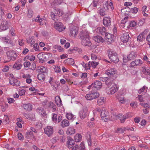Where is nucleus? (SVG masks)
<instances>
[{"instance_id": "30", "label": "nucleus", "mask_w": 150, "mask_h": 150, "mask_svg": "<svg viewBox=\"0 0 150 150\" xmlns=\"http://www.w3.org/2000/svg\"><path fill=\"white\" fill-rule=\"evenodd\" d=\"M68 146L69 148H71L72 146L74 145V141L73 139L71 137H69L68 139Z\"/></svg>"}, {"instance_id": "5", "label": "nucleus", "mask_w": 150, "mask_h": 150, "mask_svg": "<svg viewBox=\"0 0 150 150\" xmlns=\"http://www.w3.org/2000/svg\"><path fill=\"white\" fill-rule=\"evenodd\" d=\"M102 83L100 81H96L88 87V89H90L91 87H94L97 90H99L101 88Z\"/></svg>"}, {"instance_id": "14", "label": "nucleus", "mask_w": 150, "mask_h": 150, "mask_svg": "<svg viewBox=\"0 0 150 150\" xmlns=\"http://www.w3.org/2000/svg\"><path fill=\"white\" fill-rule=\"evenodd\" d=\"M8 26L9 25L8 22L6 21H4L2 22L0 28L1 30H5L8 28Z\"/></svg>"}, {"instance_id": "16", "label": "nucleus", "mask_w": 150, "mask_h": 150, "mask_svg": "<svg viewBox=\"0 0 150 150\" xmlns=\"http://www.w3.org/2000/svg\"><path fill=\"white\" fill-rule=\"evenodd\" d=\"M96 32L102 35L105 34L106 29L104 27H98L96 30Z\"/></svg>"}, {"instance_id": "51", "label": "nucleus", "mask_w": 150, "mask_h": 150, "mask_svg": "<svg viewBox=\"0 0 150 150\" xmlns=\"http://www.w3.org/2000/svg\"><path fill=\"white\" fill-rule=\"evenodd\" d=\"M91 93L88 94L85 96L86 99L88 100H90L93 99Z\"/></svg>"}, {"instance_id": "9", "label": "nucleus", "mask_w": 150, "mask_h": 150, "mask_svg": "<svg viewBox=\"0 0 150 150\" xmlns=\"http://www.w3.org/2000/svg\"><path fill=\"white\" fill-rule=\"evenodd\" d=\"M97 110L98 112H101L100 116L101 118H104L108 115V113L106 111L105 108L102 107L101 108H97Z\"/></svg>"}, {"instance_id": "13", "label": "nucleus", "mask_w": 150, "mask_h": 150, "mask_svg": "<svg viewBox=\"0 0 150 150\" xmlns=\"http://www.w3.org/2000/svg\"><path fill=\"white\" fill-rule=\"evenodd\" d=\"M33 20L34 21L36 22L39 23L40 25H43L44 23L46 25V23L45 22V19L41 18L39 16H37V17L34 18Z\"/></svg>"}, {"instance_id": "21", "label": "nucleus", "mask_w": 150, "mask_h": 150, "mask_svg": "<svg viewBox=\"0 0 150 150\" xmlns=\"http://www.w3.org/2000/svg\"><path fill=\"white\" fill-rule=\"evenodd\" d=\"M137 56L136 52L132 51L127 56V58L129 60H132L135 59Z\"/></svg>"}, {"instance_id": "25", "label": "nucleus", "mask_w": 150, "mask_h": 150, "mask_svg": "<svg viewBox=\"0 0 150 150\" xmlns=\"http://www.w3.org/2000/svg\"><path fill=\"white\" fill-rule=\"evenodd\" d=\"M76 132V130L74 128L71 127H69L67 129V134H74Z\"/></svg>"}, {"instance_id": "47", "label": "nucleus", "mask_w": 150, "mask_h": 150, "mask_svg": "<svg viewBox=\"0 0 150 150\" xmlns=\"http://www.w3.org/2000/svg\"><path fill=\"white\" fill-rule=\"evenodd\" d=\"M52 121L56 123L57 121V115L56 114H52Z\"/></svg>"}, {"instance_id": "63", "label": "nucleus", "mask_w": 150, "mask_h": 150, "mask_svg": "<svg viewBox=\"0 0 150 150\" xmlns=\"http://www.w3.org/2000/svg\"><path fill=\"white\" fill-rule=\"evenodd\" d=\"M117 98L118 99L119 101H120V100H122L124 99V96L121 94H118L117 95Z\"/></svg>"}, {"instance_id": "6", "label": "nucleus", "mask_w": 150, "mask_h": 150, "mask_svg": "<svg viewBox=\"0 0 150 150\" xmlns=\"http://www.w3.org/2000/svg\"><path fill=\"white\" fill-rule=\"evenodd\" d=\"M44 133L48 137L50 136L53 132V128L52 127L48 126L45 127L44 129Z\"/></svg>"}, {"instance_id": "45", "label": "nucleus", "mask_w": 150, "mask_h": 150, "mask_svg": "<svg viewBox=\"0 0 150 150\" xmlns=\"http://www.w3.org/2000/svg\"><path fill=\"white\" fill-rule=\"evenodd\" d=\"M91 94L93 99L98 97L99 96V93L97 92L91 93Z\"/></svg>"}, {"instance_id": "24", "label": "nucleus", "mask_w": 150, "mask_h": 150, "mask_svg": "<svg viewBox=\"0 0 150 150\" xmlns=\"http://www.w3.org/2000/svg\"><path fill=\"white\" fill-rule=\"evenodd\" d=\"M25 137L27 139H32L34 138V136L32 131H28L25 135Z\"/></svg>"}, {"instance_id": "12", "label": "nucleus", "mask_w": 150, "mask_h": 150, "mask_svg": "<svg viewBox=\"0 0 150 150\" xmlns=\"http://www.w3.org/2000/svg\"><path fill=\"white\" fill-rule=\"evenodd\" d=\"M10 84L13 86H18L20 85V82L13 77H11L9 79Z\"/></svg>"}, {"instance_id": "22", "label": "nucleus", "mask_w": 150, "mask_h": 150, "mask_svg": "<svg viewBox=\"0 0 150 150\" xmlns=\"http://www.w3.org/2000/svg\"><path fill=\"white\" fill-rule=\"evenodd\" d=\"M36 111L41 116H45L46 115L45 112L42 108H39L37 109Z\"/></svg>"}, {"instance_id": "36", "label": "nucleus", "mask_w": 150, "mask_h": 150, "mask_svg": "<svg viewBox=\"0 0 150 150\" xmlns=\"http://www.w3.org/2000/svg\"><path fill=\"white\" fill-rule=\"evenodd\" d=\"M64 62L68 64L74 65V60L72 58H68L64 60Z\"/></svg>"}, {"instance_id": "1", "label": "nucleus", "mask_w": 150, "mask_h": 150, "mask_svg": "<svg viewBox=\"0 0 150 150\" xmlns=\"http://www.w3.org/2000/svg\"><path fill=\"white\" fill-rule=\"evenodd\" d=\"M106 84L108 86H110L109 88H107V92L108 94H113L117 91L118 87L117 84L113 83L112 81H109L108 79L105 82Z\"/></svg>"}, {"instance_id": "17", "label": "nucleus", "mask_w": 150, "mask_h": 150, "mask_svg": "<svg viewBox=\"0 0 150 150\" xmlns=\"http://www.w3.org/2000/svg\"><path fill=\"white\" fill-rule=\"evenodd\" d=\"M78 33V29L77 28L74 27L70 30L69 35L71 36L75 37Z\"/></svg>"}, {"instance_id": "59", "label": "nucleus", "mask_w": 150, "mask_h": 150, "mask_svg": "<svg viewBox=\"0 0 150 150\" xmlns=\"http://www.w3.org/2000/svg\"><path fill=\"white\" fill-rule=\"evenodd\" d=\"M25 91L24 89H21L19 91L18 94L20 96H23L25 95Z\"/></svg>"}, {"instance_id": "8", "label": "nucleus", "mask_w": 150, "mask_h": 150, "mask_svg": "<svg viewBox=\"0 0 150 150\" xmlns=\"http://www.w3.org/2000/svg\"><path fill=\"white\" fill-rule=\"evenodd\" d=\"M116 73V69L112 67L109 68L106 70L105 72V74L110 76H112Z\"/></svg>"}, {"instance_id": "49", "label": "nucleus", "mask_w": 150, "mask_h": 150, "mask_svg": "<svg viewBox=\"0 0 150 150\" xmlns=\"http://www.w3.org/2000/svg\"><path fill=\"white\" fill-rule=\"evenodd\" d=\"M33 12V11L31 10H29L28 11L27 15L29 18H31L32 17Z\"/></svg>"}, {"instance_id": "50", "label": "nucleus", "mask_w": 150, "mask_h": 150, "mask_svg": "<svg viewBox=\"0 0 150 150\" xmlns=\"http://www.w3.org/2000/svg\"><path fill=\"white\" fill-rule=\"evenodd\" d=\"M54 69L55 72L56 73H59L61 71L60 67L58 66H55Z\"/></svg>"}, {"instance_id": "33", "label": "nucleus", "mask_w": 150, "mask_h": 150, "mask_svg": "<svg viewBox=\"0 0 150 150\" xmlns=\"http://www.w3.org/2000/svg\"><path fill=\"white\" fill-rule=\"evenodd\" d=\"M80 64L86 70H88L90 69V62H89L88 64H86L83 62H82Z\"/></svg>"}, {"instance_id": "11", "label": "nucleus", "mask_w": 150, "mask_h": 150, "mask_svg": "<svg viewBox=\"0 0 150 150\" xmlns=\"http://www.w3.org/2000/svg\"><path fill=\"white\" fill-rule=\"evenodd\" d=\"M121 40L124 43H127L129 41L131 38L129 35L128 33H126L123 34L122 36L121 37Z\"/></svg>"}, {"instance_id": "43", "label": "nucleus", "mask_w": 150, "mask_h": 150, "mask_svg": "<svg viewBox=\"0 0 150 150\" xmlns=\"http://www.w3.org/2000/svg\"><path fill=\"white\" fill-rule=\"evenodd\" d=\"M66 117L69 120H72L74 119V115L71 113H67L66 115Z\"/></svg>"}, {"instance_id": "4", "label": "nucleus", "mask_w": 150, "mask_h": 150, "mask_svg": "<svg viewBox=\"0 0 150 150\" xmlns=\"http://www.w3.org/2000/svg\"><path fill=\"white\" fill-rule=\"evenodd\" d=\"M88 108L86 107H83L79 112L80 117L82 119L85 118L87 115Z\"/></svg>"}, {"instance_id": "38", "label": "nucleus", "mask_w": 150, "mask_h": 150, "mask_svg": "<svg viewBox=\"0 0 150 150\" xmlns=\"http://www.w3.org/2000/svg\"><path fill=\"white\" fill-rule=\"evenodd\" d=\"M145 36L144 33H142L140 34L137 37V39L138 41H142L144 39Z\"/></svg>"}, {"instance_id": "54", "label": "nucleus", "mask_w": 150, "mask_h": 150, "mask_svg": "<svg viewBox=\"0 0 150 150\" xmlns=\"http://www.w3.org/2000/svg\"><path fill=\"white\" fill-rule=\"evenodd\" d=\"M138 11V8L137 7L132 8L131 9V12L134 13H136Z\"/></svg>"}, {"instance_id": "41", "label": "nucleus", "mask_w": 150, "mask_h": 150, "mask_svg": "<svg viewBox=\"0 0 150 150\" xmlns=\"http://www.w3.org/2000/svg\"><path fill=\"white\" fill-rule=\"evenodd\" d=\"M105 101V100L104 99V97H101L98 99L97 101L98 104L99 105H102L104 103Z\"/></svg>"}, {"instance_id": "60", "label": "nucleus", "mask_w": 150, "mask_h": 150, "mask_svg": "<svg viewBox=\"0 0 150 150\" xmlns=\"http://www.w3.org/2000/svg\"><path fill=\"white\" fill-rule=\"evenodd\" d=\"M44 75L42 74H40L38 76V79L40 80H43L44 78Z\"/></svg>"}, {"instance_id": "42", "label": "nucleus", "mask_w": 150, "mask_h": 150, "mask_svg": "<svg viewBox=\"0 0 150 150\" xmlns=\"http://www.w3.org/2000/svg\"><path fill=\"white\" fill-rule=\"evenodd\" d=\"M38 70L39 72L42 73H46L47 71V68L44 66L41 67Z\"/></svg>"}, {"instance_id": "26", "label": "nucleus", "mask_w": 150, "mask_h": 150, "mask_svg": "<svg viewBox=\"0 0 150 150\" xmlns=\"http://www.w3.org/2000/svg\"><path fill=\"white\" fill-rule=\"evenodd\" d=\"M55 102L56 105L59 107L61 106L62 105L61 99L60 97L58 96L55 97Z\"/></svg>"}, {"instance_id": "53", "label": "nucleus", "mask_w": 150, "mask_h": 150, "mask_svg": "<svg viewBox=\"0 0 150 150\" xmlns=\"http://www.w3.org/2000/svg\"><path fill=\"white\" fill-rule=\"evenodd\" d=\"M120 115L121 117L119 116V117L120 118V120L121 123H123L125 121V119H126L127 117L126 116L122 115H120Z\"/></svg>"}, {"instance_id": "15", "label": "nucleus", "mask_w": 150, "mask_h": 150, "mask_svg": "<svg viewBox=\"0 0 150 150\" xmlns=\"http://www.w3.org/2000/svg\"><path fill=\"white\" fill-rule=\"evenodd\" d=\"M111 21V19L110 17H105L103 19V23L105 26L108 27L110 25Z\"/></svg>"}, {"instance_id": "18", "label": "nucleus", "mask_w": 150, "mask_h": 150, "mask_svg": "<svg viewBox=\"0 0 150 150\" xmlns=\"http://www.w3.org/2000/svg\"><path fill=\"white\" fill-rule=\"evenodd\" d=\"M22 107L26 110L30 111L32 109V105L29 103L23 104Z\"/></svg>"}, {"instance_id": "20", "label": "nucleus", "mask_w": 150, "mask_h": 150, "mask_svg": "<svg viewBox=\"0 0 150 150\" xmlns=\"http://www.w3.org/2000/svg\"><path fill=\"white\" fill-rule=\"evenodd\" d=\"M7 55L10 58H15L17 56V54L16 52L14 51H8L6 53Z\"/></svg>"}, {"instance_id": "37", "label": "nucleus", "mask_w": 150, "mask_h": 150, "mask_svg": "<svg viewBox=\"0 0 150 150\" xmlns=\"http://www.w3.org/2000/svg\"><path fill=\"white\" fill-rule=\"evenodd\" d=\"M142 71L144 74L150 75V68L146 69V68L142 67Z\"/></svg>"}, {"instance_id": "32", "label": "nucleus", "mask_w": 150, "mask_h": 150, "mask_svg": "<svg viewBox=\"0 0 150 150\" xmlns=\"http://www.w3.org/2000/svg\"><path fill=\"white\" fill-rule=\"evenodd\" d=\"M111 120L114 121L118 119L119 116L116 114L115 112L112 111L111 115Z\"/></svg>"}, {"instance_id": "10", "label": "nucleus", "mask_w": 150, "mask_h": 150, "mask_svg": "<svg viewBox=\"0 0 150 150\" xmlns=\"http://www.w3.org/2000/svg\"><path fill=\"white\" fill-rule=\"evenodd\" d=\"M90 37L88 38L81 39V44L84 46H90L92 45L91 42L90 40Z\"/></svg>"}, {"instance_id": "48", "label": "nucleus", "mask_w": 150, "mask_h": 150, "mask_svg": "<svg viewBox=\"0 0 150 150\" xmlns=\"http://www.w3.org/2000/svg\"><path fill=\"white\" fill-rule=\"evenodd\" d=\"M23 65L25 67H29L30 66L31 63L29 61H25L24 62Z\"/></svg>"}, {"instance_id": "57", "label": "nucleus", "mask_w": 150, "mask_h": 150, "mask_svg": "<svg viewBox=\"0 0 150 150\" xmlns=\"http://www.w3.org/2000/svg\"><path fill=\"white\" fill-rule=\"evenodd\" d=\"M106 10L104 8H102L100 9V14L101 16H104L105 15V11Z\"/></svg>"}, {"instance_id": "62", "label": "nucleus", "mask_w": 150, "mask_h": 150, "mask_svg": "<svg viewBox=\"0 0 150 150\" xmlns=\"http://www.w3.org/2000/svg\"><path fill=\"white\" fill-rule=\"evenodd\" d=\"M130 67H134L135 68L137 67L135 60L134 61L132 62L129 64Z\"/></svg>"}, {"instance_id": "3", "label": "nucleus", "mask_w": 150, "mask_h": 150, "mask_svg": "<svg viewBox=\"0 0 150 150\" xmlns=\"http://www.w3.org/2000/svg\"><path fill=\"white\" fill-rule=\"evenodd\" d=\"M42 105L45 108H52L53 109V112H54L56 110V106L53 102L51 101L48 102L47 100H45L43 102Z\"/></svg>"}, {"instance_id": "40", "label": "nucleus", "mask_w": 150, "mask_h": 150, "mask_svg": "<svg viewBox=\"0 0 150 150\" xmlns=\"http://www.w3.org/2000/svg\"><path fill=\"white\" fill-rule=\"evenodd\" d=\"M86 138L87 140V142L89 146H91L92 144V141L91 137L89 134H87L86 135Z\"/></svg>"}, {"instance_id": "55", "label": "nucleus", "mask_w": 150, "mask_h": 150, "mask_svg": "<svg viewBox=\"0 0 150 150\" xmlns=\"http://www.w3.org/2000/svg\"><path fill=\"white\" fill-rule=\"evenodd\" d=\"M98 64V63L94 61H93L91 62H90V65L93 67H96L97 65Z\"/></svg>"}, {"instance_id": "19", "label": "nucleus", "mask_w": 150, "mask_h": 150, "mask_svg": "<svg viewBox=\"0 0 150 150\" xmlns=\"http://www.w3.org/2000/svg\"><path fill=\"white\" fill-rule=\"evenodd\" d=\"M79 36V38L80 39L88 38L90 37L88 32L86 30L81 33Z\"/></svg>"}, {"instance_id": "46", "label": "nucleus", "mask_w": 150, "mask_h": 150, "mask_svg": "<svg viewBox=\"0 0 150 150\" xmlns=\"http://www.w3.org/2000/svg\"><path fill=\"white\" fill-rule=\"evenodd\" d=\"M135 61L137 66H140L143 64V62L141 59H136Z\"/></svg>"}, {"instance_id": "56", "label": "nucleus", "mask_w": 150, "mask_h": 150, "mask_svg": "<svg viewBox=\"0 0 150 150\" xmlns=\"http://www.w3.org/2000/svg\"><path fill=\"white\" fill-rule=\"evenodd\" d=\"M50 16L53 20L55 21L57 19L56 18V16L53 12H51Z\"/></svg>"}, {"instance_id": "58", "label": "nucleus", "mask_w": 150, "mask_h": 150, "mask_svg": "<svg viewBox=\"0 0 150 150\" xmlns=\"http://www.w3.org/2000/svg\"><path fill=\"white\" fill-rule=\"evenodd\" d=\"M136 23L134 21H131L129 23V26L131 27H134L136 25Z\"/></svg>"}, {"instance_id": "52", "label": "nucleus", "mask_w": 150, "mask_h": 150, "mask_svg": "<svg viewBox=\"0 0 150 150\" xmlns=\"http://www.w3.org/2000/svg\"><path fill=\"white\" fill-rule=\"evenodd\" d=\"M105 3L103 6V8L106 10H107L109 9V3L107 1H106Z\"/></svg>"}, {"instance_id": "44", "label": "nucleus", "mask_w": 150, "mask_h": 150, "mask_svg": "<svg viewBox=\"0 0 150 150\" xmlns=\"http://www.w3.org/2000/svg\"><path fill=\"white\" fill-rule=\"evenodd\" d=\"M78 150H85V147L84 142H81L80 145Z\"/></svg>"}, {"instance_id": "23", "label": "nucleus", "mask_w": 150, "mask_h": 150, "mask_svg": "<svg viewBox=\"0 0 150 150\" xmlns=\"http://www.w3.org/2000/svg\"><path fill=\"white\" fill-rule=\"evenodd\" d=\"M105 38H106V40L107 41L109 42V43H111L113 41V38L112 37V35L110 33H106L105 34Z\"/></svg>"}, {"instance_id": "34", "label": "nucleus", "mask_w": 150, "mask_h": 150, "mask_svg": "<svg viewBox=\"0 0 150 150\" xmlns=\"http://www.w3.org/2000/svg\"><path fill=\"white\" fill-rule=\"evenodd\" d=\"M23 64L19 62H16L14 65L13 67L14 68H15L17 69H20L22 67V66Z\"/></svg>"}, {"instance_id": "7", "label": "nucleus", "mask_w": 150, "mask_h": 150, "mask_svg": "<svg viewBox=\"0 0 150 150\" xmlns=\"http://www.w3.org/2000/svg\"><path fill=\"white\" fill-rule=\"evenodd\" d=\"M55 28L59 31H63L65 28L61 23L55 22L54 23Z\"/></svg>"}, {"instance_id": "31", "label": "nucleus", "mask_w": 150, "mask_h": 150, "mask_svg": "<svg viewBox=\"0 0 150 150\" xmlns=\"http://www.w3.org/2000/svg\"><path fill=\"white\" fill-rule=\"evenodd\" d=\"M82 136L80 134H77L74 137V139L75 141L76 142H80L82 139Z\"/></svg>"}, {"instance_id": "28", "label": "nucleus", "mask_w": 150, "mask_h": 150, "mask_svg": "<svg viewBox=\"0 0 150 150\" xmlns=\"http://www.w3.org/2000/svg\"><path fill=\"white\" fill-rule=\"evenodd\" d=\"M93 39L96 42H103L104 41L103 39L101 36L97 35L93 37Z\"/></svg>"}, {"instance_id": "39", "label": "nucleus", "mask_w": 150, "mask_h": 150, "mask_svg": "<svg viewBox=\"0 0 150 150\" xmlns=\"http://www.w3.org/2000/svg\"><path fill=\"white\" fill-rule=\"evenodd\" d=\"M148 88L145 86H144L142 88L139 90L138 93L141 94L143 92H146Z\"/></svg>"}, {"instance_id": "64", "label": "nucleus", "mask_w": 150, "mask_h": 150, "mask_svg": "<svg viewBox=\"0 0 150 150\" xmlns=\"http://www.w3.org/2000/svg\"><path fill=\"white\" fill-rule=\"evenodd\" d=\"M2 40L4 42L6 43H8L10 41L6 37L2 38Z\"/></svg>"}, {"instance_id": "29", "label": "nucleus", "mask_w": 150, "mask_h": 150, "mask_svg": "<svg viewBox=\"0 0 150 150\" xmlns=\"http://www.w3.org/2000/svg\"><path fill=\"white\" fill-rule=\"evenodd\" d=\"M35 59V56L33 55H28L25 56L23 59L24 61L29 59L30 61H33Z\"/></svg>"}, {"instance_id": "27", "label": "nucleus", "mask_w": 150, "mask_h": 150, "mask_svg": "<svg viewBox=\"0 0 150 150\" xmlns=\"http://www.w3.org/2000/svg\"><path fill=\"white\" fill-rule=\"evenodd\" d=\"M69 124V121L67 120H63L61 122V126L63 128L68 126Z\"/></svg>"}, {"instance_id": "2", "label": "nucleus", "mask_w": 150, "mask_h": 150, "mask_svg": "<svg viewBox=\"0 0 150 150\" xmlns=\"http://www.w3.org/2000/svg\"><path fill=\"white\" fill-rule=\"evenodd\" d=\"M108 56L110 60L115 63L117 62L119 60L117 53L114 51H110Z\"/></svg>"}, {"instance_id": "61", "label": "nucleus", "mask_w": 150, "mask_h": 150, "mask_svg": "<svg viewBox=\"0 0 150 150\" xmlns=\"http://www.w3.org/2000/svg\"><path fill=\"white\" fill-rule=\"evenodd\" d=\"M57 13L59 16H62L63 14V12L62 10L59 9L57 11Z\"/></svg>"}, {"instance_id": "35", "label": "nucleus", "mask_w": 150, "mask_h": 150, "mask_svg": "<svg viewBox=\"0 0 150 150\" xmlns=\"http://www.w3.org/2000/svg\"><path fill=\"white\" fill-rule=\"evenodd\" d=\"M27 42L30 43L31 45L33 44L35 42V40L34 39L33 37L31 36H29L27 39Z\"/></svg>"}]
</instances>
